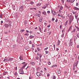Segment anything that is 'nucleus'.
Instances as JSON below:
<instances>
[{
	"label": "nucleus",
	"instance_id": "4d7b16f0",
	"mask_svg": "<svg viewBox=\"0 0 79 79\" xmlns=\"http://www.w3.org/2000/svg\"><path fill=\"white\" fill-rule=\"evenodd\" d=\"M55 22L56 23H57V22H58V19H56V20H55Z\"/></svg>",
	"mask_w": 79,
	"mask_h": 79
},
{
	"label": "nucleus",
	"instance_id": "c9c22d12",
	"mask_svg": "<svg viewBox=\"0 0 79 79\" xmlns=\"http://www.w3.org/2000/svg\"><path fill=\"white\" fill-rule=\"evenodd\" d=\"M76 28H77V31H79V27H76Z\"/></svg>",
	"mask_w": 79,
	"mask_h": 79
},
{
	"label": "nucleus",
	"instance_id": "7ed1b4c3",
	"mask_svg": "<svg viewBox=\"0 0 79 79\" xmlns=\"http://www.w3.org/2000/svg\"><path fill=\"white\" fill-rule=\"evenodd\" d=\"M78 63V61H77L76 63L74 64L73 65L74 68H77V65Z\"/></svg>",
	"mask_w": 79,
	"mask_h": 79
},
{
	"label": "nucleus",
	"instance_id": "774afa93",
	"mask_svg": "<svg viewBox=\"0 0 79 79\" xmlns=\"http://www.w3.org/2000/svg\"><path fill=\"white\" fill-rule=\"evenodd\" d=\"M47 76L49 77V76H50V74H48L47 75Z\"/></svg>",
	"mask_w": 79,
	"mask_h": 79
},
{
	"label": "nucleus",
	"instance_id": "49530a36",
	"mask_svg": "<svg viewBox=\"0 0 79 79\" xmlns=\"http://www.w3.org/2000/svg\"><path fill=\"white\" fill-rule=\"evenodd\" d=\"M72 13H73L74 15H75L76 14V12H72Z\"/></svg>",
	"mask_w": 79,
	"mask_h": 79
},
{
	"label": "nucleus",
	"instance_id": "412c9836",
	"mask_svg": "<svg viewBox=\"0 0 79 79\" xmlns=\"http://www.w3.org/2000/svg\"><path fill=\"white\" fill-rule=\"evenodd\" d=\"M57 66V65L56 64H55L54 65H53L52 66V68H55V67H56Z\"/></svg>",
	"mask_w": 79,
	"mask_h": 79
},
{
	"label": "nucleus",
	"instance_id": "7c9ffc66",
	"mask_svg": "<svg viewBox=\"0 0 79 79\" xmlns=\"http://www.w3.org/2000/svg\"><path fill=\"white\" fill-rule=\"evenodd\" d=\"M8 60H7L6 59H4V60H3V61L4 62H5V61H8Z\"/></svg>",
	"mask_w": 79,
	"mask_h": 79
},
{
	"label": "nucleus",
	"instance_id": "69168bd1",
	"mask_svg": "<svg viewBox=\"0 0 79 79\" xmlns=\"http://www.w3.org/2000/svg\"><path fill=\"white\" fill-rule=\"evenodd\" d=\"M50 25L49 24L48 26L47 27H50Z\"/></svg>",
	"mask_w": 79,
	"mask_h": 79
},
{
	"label": "nucleus",
	"instance_id": "de8ad7c7",
	"mask_svg": "<svg viewBox=\"0 0 79 79\" xmlns=\"http://www.w3.org/2000/svg\"><path fill=\"white\" fill-rule=\"evenodd\" d=\"M37 16L38 17H40V15L39 14H38V15H37Z\"/></svg>",
	"mask_w": 79,
	"mask_h": 79
},
{
	"label": "nucleus",
	"instance_id": "4c0bfd02",
	"mask_svg": "<svg viewBox=\"0 0 79 79\" xmlns=\"http://www.w3.org/2000/svg\"><path fill=\"white\" fill-rule=\"evenodd\" d=\"M20 8V9H23V6H21Z\"/></svg>",
	"mask_w": 79,
	"mask_h": 79
},
{
	"label": "nucleus",
	"instance_id": "13d9d810",
	"mask_svg": "<svg viewBox=\"0 0 79 79\" xmlns=\"http://www.w3.org/2000/svg\"><path fill=\"white\" fill-rule=\"evenodd\" d=\"M77 48H79V45H77Z\"/></svg>",
	"mask_w": 79,
	"mask_h": 79
},
{
	"label": "nucleus",
	"instance_id": "9b49d317",
	"mask_svg": "<svg viewBox=\"0 0 79 79\" xmlns=\"http://www.w3.org/2000/svg\"><path fill=\"white\" fill-rule=\"evenodd\" d=\"M19 59H20V60H24V59H23V56H20Z\"/></svg>",
	"mask_w": 79,
	"mask_h": 79
},
{
	"label": "nucleus",
	"instance_id": "e2e57ef3",
	"mask_svg": "<svg viewBox=\"0 0 79 79\" xmlns=\"http://www.w3.org/2000/svg\"><path fill=\"white\" fill-rule=\"evenodd\" d=\"M24 23L25 25H26V21H24Z\"/></svg>",
	"mask_w": 79,
	"mask_h": 79
},
{
	"label": "nucleus",
	"instance_id": "a18cd8bd",
	"mask_svg": "<svg viewBox=\"0 0 79 79\" xmlns=\"http://www.w3.org/2000/svg\"><path fill=\"white\" fill-rule=\"evenodd\" d=\"M0 18H3L2 17V14L0 15Z\"/></svg>",
	"mask_w": 79,
	"mask_h": 79
},
{
	"label": "nucleus",
	"instance_id": "8fccbe9b",
	"mask_svg": "<svg viewBox=\"0 0 79 79\" xmlns=\"http://www.w3.org/2000/svg\"><path fill=\"white\" fill-rule=\"evenodd\" d=\"M39 56H37L36 57V59H37V60H39Z\"/></svg>",
	"mask_w": 79,
	"mask_h": 79
},
{
	"label": "nucleus",
	"instance_id": "37998d69",
	"mask_svg": "<svg viewBox=\"0 0 79 79\" xmlns=\"http://www.w3.org/2000/svg\"><path fill=\"white\" fill-rule=\"evenodd\" d=\"M74 1H75V0H72V1L71 2L72 3H73Z\"/></svg>",
	"mask_w": 79,
	"mask_h": 79
},
{
	"label": "nucleus",
	"instance_id": "4468645a",
	"mask_svg": "<svg viewBox=\"0 0 79 79\" xmlns=\"http://www.w3.org/2000/svg\"><path fill=\"white\" fill-rule=\"evenodd\" d=\"M41 5V3H38L36 4V6H40Z\"/></svg>",
	"mask_w": 79,
	"mask_h": 79
},
{
	"label": "nucleus",
	"instance_id": "0eeeda50",
	"mask_svg": "<svg viewBox=\"0 0 79 79\" xmlns=\"http://www.w3.org/2000/svg\"><path fill=\"white\" fill-rule=\"evenodd\" d=\"M41 27H42V26H40L39 27V30L40 31V32H41V33H42V29H41Z\"/></svg>",
	"mask_w": 79,
	"mask_h": 79
},
{
	"label": "nucleus",
	"instance_id": "6e6552de",
	"mask_svg": "<svg viewBox=\"0 0 79 79\" xmlns=\"http://www.w3.org/2000/svg\"><path fill=\"white\" fill-rule=\"evenodd\" d=\"M42 19H43V17H41L40 18L39 22H42Z\"/></svg>",
	"mask_w": 79,
	"mask_h": 79
},
{
	"label": "nucleus",
	"instance_id": "e433bc0d",
	"mask_svg": "<svg viewBox=\"0 0 79 79\" xmlns=\"http://www.w3.org/2000/svg\"><path fill=\"white\" fill-rule=\"evenodd\" d=\"M60 10H63V6H61L60 7Z\"/></svg>",
	"mask_w": 79,
	"mask_h": 79
},
{
	"label": "nucleus",
	"instance_id": "1a4fd4ad",
	"mask_svg": "<svg viewBox=\"0 0 79 79\" xmlns=\"http://www.w3.org/2000/svg\"><path fill=\"white\" fill-rule=\"evenodd\" d=\"M13 60V58H9V60H7V61H12Z\"/></svg>",
	"mask_w": 79,
	"mask_h": 79
},
{
	"label": "nucleus",
	"instance_id": "473e14b6",
	"mask_svg": "<svg viewBox=\"0 0 79 79\" xmlns=\"http://www.w3.org/2000/svg\"><path fill=\"white\" fill-rule=\"evenodd\" d=\"M3 75L5 76V75H6V72H4L3 73Z\"/></svg>",
	"mask_w": 79,
	"mask_h": 79
},
{
	"label": "nucleus",
	"instance_id": "5fc2aeb1",
	"mask_svg": "<svg viewBox=\"0 0 79 79\" xmlns=\"http://www.w3.org/2000/svg\"><path fill=\"white\" fill-rule=\"evenodd\" d=\"M4 34H8V32L7 31L4 32Z\"/></svg>",
	"mask_w": 79,
	"mask_h": 79
},
{
	"label": "nucleus",
	"instance_id": "ea45409f",
	"mask_svg": "<svg viewBox=\"0 0 79 79\" xmlns=\"http://www.w3.org/2000/svg\"><path fill=\"white\" fill-rule=\"evenodd\" d=\"M53 47H54V50H55V45L54 44L53 45Z\"/></svg>",
	"mask_w": 79,
	"mask_h": 79
},
{
	"label": "nucleus",
	"instance_id": "b1692460",
	"mask_svg": "<svg viewBox=\"0 0 79 79\" xmlns=\"http://www.w3.org/2000/svg\"><path fill=\"white\" fill-rule=\"evenodd\" d=\"M45 52L46 53V54H48V53L49 52L48 51H45Z\"/></svg>",
	"mask_w": 79,
	"mask_h": 79
},
{
	"label": "nucleus",
	"instance_id": "423d86ee",
	"mask_svg": "<svg viewBox=\"0 0 79 79\" xmlns=\"http://www.w3.org/2000/svg\"><path fill=\"white\" fill-rule=\"evenodd\" d=\"M36 75H37V76H38V77H39V76H41V74L39 72H38L37 73H36Z\"/></svg>",
	"mask_w": 79,
	"mask_h": 79
},
{
	"label": "nucleus",
	"instance_id": "20e7f679",
	"mask_svg": "<svg viewBox=\"0 0 79 79\" xmlns=\"http://www.w3.org/2000/svg\"><path fill=\"white\" fill-rule=\"evenodd\" d=\"M19 73L21 74H24V72L23 69H20L19 71Z\"/></svg>",
	"mask_w": 79,
	"mask_h": 79
},
{
	"label": "nucleus",
	"instance_id": "603ef678",
	"mask_svg": "<svg viewBox=\"0 0 79 79\" xmlns=\"http://www.w3.org/2000/svg\"><path fill=\"white\" fill-rule=\"evenodd\" d=\"M40 54L39 53H37V55L38 56H39V55H40Z\"/></svg>",
	"mask_w": 79,
	"mask_h": 79
},
{
	"label": "nucleus",
	"instance_id": "2eb2a0df",
	"mask_svg": "<svg viewBox=\"0 0 79 79\" xmlns=\"http://www.w3.org/2000/svg\"><path fill=\"white\" fill-rule=\"evenodd\" d=\"M30 64L32 65H34V64H35V63L34 62H31Z\"/></svg>",
	"mask_w": 79,
	"mask_h": 79
},
{
	"label": "nucleus",
	"instance_id": "79ce46f5",
	"mask_svg": "<svg viewBox=\"0 0 79 79\" xmlns=\"http://www.w3.org/2000/svg\"><path fill=\"white\" fill-rule=\"evenodd\" d=\"M37 50H38V52H39V51H40V48H37Z\"/></svg>",
	"mask_w": 79,
	"mask_h": 79
},
{
	"label": "nucleus",
	"instance_id": "bb28decb",
	"mask_svg": "<svg viewBox=\"0 0 79 79\" xmlns=\"http://www.w3.org/2000/svg\"><path fill=\"white\" fill-rule=\"evenodd\" d=\"M58 74H60L61 73V71L60 70L58 71Z\"/></svg>",
	"mask_w": 79,
	"mask_h": 79
},
{
	"label": "nucleus",
	"instance_id": "0e129e2a",
	"mask_svg": "<svg viewBox=\"0 0 79 79\" xmlns=\"http://www.w3.org/2000/svg\"><path fill=\"white\" fill-rule=\"evenodd\" d=\"M60 17L61 18H63V15H60Z\"/></svg>",
	"mask_w": 79,
	"mask_h": 79
},
{
	"label": "nucleus",
	"instance_id": "a19ab883",
	"mask_svg": "<svg viewBox=\"0 0 79 79\" xmlns=\"http://www.w3.org/2000/svg\"><path fill=\"white\" fill-rule=\"evenodd\" d=\"M64 33L62 34V35H61V37H64Z\"/></svg>",
	"mask_w": 79,
	"mask_h": 79
},
{
	"label": "nucleus",
	"instance_id": "6ab92c4d",
	"mask_svg": "<svg viewBox=\"0 0 79 79\" xmlns=\"http://www.w3.org/2000/svg\"><path fill=\"white\" fill-rule=\"evenodd\" d=\"M47 6H42V8H44V9H45L46 8Z\"/></svg>",
	"mask_w": 79,
	"mask_h": 79
},
{
	"label": "nucleus",
	"instance_id": "393cba45",
	"mask_svg": "<svg viewBox=\"0 0 79 79\" xmlns=\"http://www.w3.org/2000/svg\"><path fill=\"white\" fill-rule=\"evenodd\" d=\"M71 29H72V27H69V30H68V31H70V30H71Z\"/></svg>",
	"mask_w": 79,
	"mask_h": 79
},
{
	"label": "nucleus",
	"instance_id": "5701e85b",
	"mask_svg": "<svg viewBox=\"0 0 79 79\" xmlns=\"http://www.w3.org/2000/svg\"><path fill=\"white\" fill-rule=\"evenodd\" d=\"M30 4L31 5H33V4H34V2H32V1H31L30 2Z\"/></svg>",
	"mask_w": 79,
	"mask_h": 79
},
{
	"label": "nucleus",
	"instance_id": "bf43d9fd",
	"mask_svg": "<svg viewBox=\"0 0 79 79\" xmlns=\"http://www.w3.org/2000/svg\"><path fill=\"white\" fill-rule=\"evenodd\" d=\"M55 18H52V21H54L55 20Z\"/></svg>",
	"mask_w": 79,
	"mask_h": 79
},
{
	"label": "nucleus",
	"instance_id": "f257e3e1",
	"mask_svg": "<svg viewBox=\"0 0 79 79\" xmlns=\"http://www.w3.org/2000/svg\"><path fill=\"white\" fill-rule=\"evenodd\" d=\"M70 42L69 43V46H72V45L73 44V42L71 39L70 40Z\"/></svg>",
	"mask_w": 79,
	"mask_h": 79
},
{
	"label": "nucleus",
	"instance_id": "c85d7f7f",
	"mask_svg": "<svg viewBox=\"0 0 79 79\" xmlns=\"http://www.w3.org/2000/svg\"><path fill=\"white\" fill-rule=\"evenodd\" d=\"M24 31H25V30H24V29L22 30H21L20 31V32H24Z\"/></svg>",
	"mask_w": 79,
	"mask_h": 79
},
{
	"label": "nucleus",
	"instance_id": "338daca9",
	"mask_svg": "<svg viewBox=\"0 0 79 79\" xmlns=\"http://www.w3.org/2000/svg\"><path fill=\"white\" fill-rule=\"evenodd\" d=\"M64 30H62V32H64Z\"/></svg>",
	"mask_w": 79,
	"mask_h": 79
},
{
	"label": "nucleus",
	"instance_id": "a211bd4d",
	"mask_svg": "<svg viewBox=\"0 0 79 79\" xmlns=\"http://www.w3.org/2000/svg\"><path fill=\"white\" fill-rule=\"evenodd\" d=\"M74 9L75 10H79V8L76 7H74Z\"/></svg>",
	"mask_w": 79,
	"mask_h": 79
},
{
	"label": "nucleus",
	"instance_id": "c03bdc74",
	"mask_svg": "<svg viewBox=\"0 0 79 79\" xmlns=\"http://www.w3.org/2000/svg\"><path fill=\"white\" fill-rule=\"evenodd\" d=\"M77 37H78V38H79V34H77Z\"/></svg>",
	"mask_w": 79,
	"mask_h": 79
},
{
	"label": "nucleus",
	"instance_id": "680f3d73",
	"mask_svg": "<svg viewBox=\"0 0 79 79\" xmlns=\"http://www.w3.org/2000/svg\"><path fill=\"white\" fill-rule=\"evenodd\" d=\"M58 15L59 16H61V15L60 14H58Z\"/></svg>",
	"mask_w": 79,
	"mask_h": 79
},
{
	"label": "nucleus",
	"instance_id": "4be33fe9",
	"mask_svg": "<svg viewBox=\"0 0 79 79\" xmlns=\"http://www.w3.org/2000/svg\"><path fill=\"white\" fill-rule=\"evenodd\" d=\"M52 79H56V77L55 76H53L52 77Z\"/></svg>",
	"mask_w": 79,
	"mask_h": 79
},
{
	"label": "nucleus",
	"instance_id": "2f4dec72",
	"mask_svg": "<svg viewBox=\"0 0 79 79\" xmlns=\"http://www.w3.org/2000/svg\"><path fill=\"white\" fill-rule=\"evenodd\" d=\"M76 6H79V3H76Z\"/></svg>",
	"mask_w": 79,
	"mask_h": 79
},
{
	"label": "nucleus",
	"instance_id": "f8f14e48",
	"mask_svg": "<svg viewBox=\"0 0 79 79\" xmlns=\"http://www.w3.org/2000/svg\"><path fill=\"white\" fill-rule=\"evenodd\" d=\"M30 10H36V8H31L30 9Z\"/></svg>",
	"mask_w": 79,
	"mask_h": 79
},
{
	"label": "nucleus",
	"instance_id": "dca6fc26",
	"mask_svg": "<svg viewBox=\"0 0 79 79\" xmlns=\"http://www.w3.org/2000/svg\"><path fill=\"white\" fill-rule=\"evenodd\" d=\"M34 36H32V35H30L29 36V38L30 39H32V38H34Z\"/></svg>",
	"mask_w": 79,
	"mask_h": 79
},
{
	"label": "nucleus",
	"instance_id": "aec40b11",
	"mask_svg": "<svg viewBox=\"0 0 79 79\" xmlns=\"http://www.w3.org/2000/svg\"><path fill=\"white\" fill-rule=\"evenodd\" d=\"M76 32V28H74L73 31H71V32Z\"/></svg>",
	"mask_w": 79,
	"mask_h": 79
},
{
	"label": "nucleus",
	"instance_id": "9d476101",
	"mask_svg": "<svg viewBox=\"0 0 79 79\" xmlns=\"http://www.w3.org/2000/svg\"><path fill=\"white\" fill-rule=\"evenodd\" d=\"M60 44V41L59 40H58L57 44V46H59Z\"/></svg>",
	"mask_w": 79,
	"mask_h": 79
},
{
	"label": "nucleus",
	"instance_id": "09e8293b",
	"mask_svg": "<svg viewBox=\"0 0 79 79\" xmlns=\"http://www.w3.org/2000/svg\"><path fill=\"white\" fill-rule=\"evenodd\" d=\"M67 73V72H66V71H65V72H64V74L65 75H66V74Z\"/></svg>",
	"mask_w": 79,
	"mask_h": 79
},
{
	"label": "nucleus",
	"instance_id": "864d4df0",
	"mask_svg": "<svg viewBox=\"0 0 79 79\" xmlns=\"http://www.w3.org/2000/svg\"><path fill=\"white\" fill-rule=\"evenodd\" d=\"M29 44H32V42L31 41H29Z\"/></svg>",
	"mask_w": 79,
	"mask_h": 79
},
{
	"label": "nucleus",
	"instance_id": "6e6d98bb",
	"mask_svg": "<svg viewBox=\"0 0 79 79\" xmlns=\"http://www.w3.org/2000/svg\"><path fill=\"white\" fill-rule=\"evenodd\" d=\"M64 0H62V3H64Z\"/></svg>",
	"mask_w": 79,
	"mask_h": 79
},
{
	"label": "nucleus",
	"instance_id": "39448f33",
	"mask_svg": "<svg viewBox=\"0 0 79 79\" xmlns=\"http://www.w3.org/2000/svg\"><path fill=\"white\" fill-rule=\"evenodd\" d=\"M4 26L5 27H6V28H8V27H9V25L7 24H4Z\"/></svg>",
	"mask_w": 79,
	"mask_h": 79
},
{
	"label": "nucleus",
	"instance_id": "c756f323",
	"mask_svg": "<svg viewBox=\"0 0 79 79\" xmlns=\"http://www.w3.org/2000/svg\"><path fill=\"white\" fill-rule=\"evenodd\" d=\"M24 35H27V36H28L29 35V34L26 33L24 34Z\"/></svg>",
	"mask_w": 79,
	"mask_h": 79
},
{
	"label": "nucleus",
	"instance_id": "cd10ccee",
	"mask_svg": "<svg viewBox=\"0 0 79 79\" xmlns=\"http://www.w3.org/2000/svg\"><path fill=\"white\" fill-rule=\"evenodd\" d=\"M40 56V58H42V55L41 54H40L39 55Z\"/></svg>",
	"mask_w": 79,
	"mask_h": 79
},
{
	"label": "nucleus",
	"instance_id": "72a5a7b5",
	"mask_svg": "<svg viewBox=\"0 0 79 79\" xmlns=\"http://www.w3.org/2000/svg\"><path fill=\"white\" fill-rule=\"evenodd\" d=\"M43 14V15H46V12H42Z\"/></svg>",
	"mask_w": 79,
	"mask_h": 79
},
{
	"label": "nucleus",
	"instance_id": "f03ea898",
	"mask_svg": "<svg viewBox=\"0 0 79 79\" xmlns=\"http://www.w3.org/2000/svg\"><path fill=\"white\" fill-rule=\"evenodd\" d=\"M74 19V18L73 17H72L71 18H70L69 19V23L70 24L71 23V22L73 21V19Z\"/></svg>",
	"mask_w": 79,
	"mask_h": 79
},
{
	"label": "nucleus",
	"instance_id": "a878e982",
	"mask_svg": "<svg viewBox=\"0 0 79 79\" xmlns=\"http://www.w3.org/2000/svg\"><path fill=\"white\" fill-rule=\"evenodd\" d=\"M48 47H46V48H45L44 49V51H45V50H47V49H48Z\"/></svg>",
	"mask_w": 79,
	"mask_h": 79
},
{
	"label": "nucleus",
	"instance_id": "052dcab7",
	"mask_svg": "<svg viewBox=\"0 0 79 79\" xmlns=\"http://www.w3.org/2000/svg\"><path fill=\"white\" fill-rule=\"evenodd\" d=\"M47 13H50V11L48 10L47 11Z\"/></svg>",
	"mask_w": 79,
	"mask_h": 79
},
{
	"label": "nucleus",
	"instance_id": "f704fd0d",
	"mask_svg": "<svg viewBox=\"0 0 79 79\" xmlns=\"http://www.w3.org/2000/svg\"><path fill=\"white\" fill-rule=\"evenodd\" d=\"M15 76H17L18 75V73H17V72H15Z\"/></svg>",
	"mask_w": 79,
	"mask_h": 79
},
{
	"label": "nucleus",
	"instance_id": "f3484780",
	"mask_svg": "<svg viewBox=\"0 0 79 79\" xmlns=\"http://www.w3.org/2000/svg\"><path fill=\"white\" fill-rule=\"evenodd\" d=\"M27 65V64H25V65H23V66L22 67V69H23V68H25V67H26V66Z\"/></svg>",
	"mask_w": 79,
	"mask_h": 79
},
{
	"label": "nucleus",
	"instance_id": "3c124183",
	"mask_svg": "<svg viewBox=\"0 0 79 79\" xmlns=\"http://www.w3.org/2000/svg\"><path fill=\"white\" fill-rule=\"evenodd\" d=\"M67 2H70V0H67Z\"/></svg>",
	"mask_w": 79,
	"mask_h": 79
},
{
	"label": "nucleus",
	"instance_id": "58836bf2",
	"mask_svg": "<svg viewBox=\"0 0 79 79\" xmlns=\"http://www.w3.org/2000/svg\"><path fill=\"white\" fill-rule=\"evenodd\" d=\"M48 65H50V64H51V63L50 62H48Z\"/></svg>",
	"mask_w": 79,
	"mask_h": 79
},
{
	"label": "nucleus",
	"instance_id": "ddd939ff",
	"mask_svg": "<svg viewBox=\"0 0 79 79\" xmlns=\"http://www.w3.org/2000/svg\"><path fill=\"white\" fill-rule=\"evenodd\" d=\"M52 12L53 14H54V15H55V14H56V12H55V10H52Z\"/></svg>",
	"mask_w": 79,
	"mask_h": 79
}]
</instances>
